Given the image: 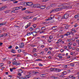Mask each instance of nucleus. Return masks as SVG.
Returning a JSON list of instances; mask_svg holds the SVG:
<instances>
[{"instance_id":"obj_1","label":"nucleus","mask_w":79,"mask_h":79,"mask_svg":"<svg viewBox=\"0 0 79 79\" xmlns=\"http://www.w3.org/2000/svg\"><path fill=\"white\" fill-rule=\"evenodd\" d=\"M72 7V6H64L63 7H62L61 8H57L56 9H55V11H60V10H63V8H64H64H71Z\"/></svg>"},{"instance_id":"obj_2","label":"nucleus","mask_w":79,"mask_h":79,"mask_svg":"<svg viewBox=\"0 0 79 79\" xmlns=\"http://www.w3.org/2000/svg\"><path fill=\"white\" fill-rule=\"evenodd\" d=\"M23 73V71H22L21 70H20L19 71V73H18V75L19 76L18 77L19 79H24L25 78L23 77H22L21 76V73Z\"/></svg>"},{"instance_id":"obj_3","label":"nucleus","mask_w":79,"mask_h":79,"mask_svg":"<svg viewBox=\"0 0 79 79\" xmlns=\"http://www.w3.org/2000/svg\"><path fill=\"white\" fill-rule=\"evenodd\" d=\"M26 5L27 6H31V8H33L34 4H32V2H26Z\"/></svg>"},{"instance_id":"obj_4","label":"nucleus","mask_w":79,"mask_h":79,"mask_svg":"<svg viewBox=\"0 0 79 79\" xmlns=\"http://www.w3.org/2000/svg\"><path fill=\"white\" fill-rule=\"evenodd\" d=\"M50 70L51 71H56L57 72H60L61 71V69H59L53 68H52Z\"/></svg>"},{"instance_id":"obj_5","label":"nucleus","mask_w":79,"mask_h":79,"mask_svg":"<svg viewBox=\"0 0 79 79\" xmlns=\"http://www.w3.org/2000/svg\"><path fill=\"white\" fill-rule=\"evenodd\" d=\"M14 60H15V61L13 62V65H16V66H18V65H20V63H19L18 64V62H17V61H16V59H14V60H13V61H14Z\"/></svg>"},{"instance_id":"obj_6","label":"nucleus","mask_w":79,"mask_h":79,"mask_svg":"<svg viewBox=\"0 0 79 79\" xmlns=\"http://www.w3.org/2000/svg\"><path fill=\"white\" fill-rule=\"evenodd\" d=\"M33 6V8H34V7H36L37 8H40V4H35L34 5V6Z\"/></svg>"},{"instance_id":"obj_7","label":"nucleus","mask_w":79,"mask_h":79,"mask_svg":"<svg viewBox=\"0 0 79 79\" xmlns=\"http://www.w3.org/2000/svg\"><path fill=\"white\" fill-rule=\"evenodd\" d=\"M69 16V15L68 14H65L62 17L63 19H67L68 18Z\"/></svg>"},{"instance_id":"obj_8","label":"nucleus","mask_w":79,"mask_h":79,"mask_svg":"<svg viewBox=\"0 0 79 79\" xmlns=\"http://www.w3.org/2000/svg\"><path fill=\"white\" fill-rule=\"evenodd\" d=\"M68 77L69 78H71L72 79H75L76 78V77H74V75H71Z\"/></svg>"},{"instance_id":"obj_9","label":"nucleus","mask_w":79,"mask_h":79,"mask_svg":"<svg viewBox=\"0 0 79 79\" xmlns=\"http://www.w3.org/2000/svg\"><path fill=\"white\" fill-rule=\"evenodd\" d=\"M6 6H4L0 8V11H2V10H4V9L6 8Z\"/></svg>"},{"instance_id":"obj_10","label":"nucleus","mask_w":79,"mask_h":79,"mask_svg":"<svg viewBox=\"0 0 79 79\" xmlns=\"http://www.w3.org/2000/svg\"><path fill=\"white\" fill-rule=\"evenodd\" d=\"M57 19L59 21H61V19H63V17H61L60 16H58V17L57 18Z\"/></svg>"},{"instance_id":"obj_11","label":"nucleus","mask_w":79,"mask_h":79,"mask_svg":"<svg viewBox=\"0 0 79 79\" xmlns=\"http://www.w3.org/2000/svg\"><path fill=\"white\" fill-rule=\"evenodd\" d=\"M35 31L36 33H38L39 32H40V29L39 28H37L36 30H35Z\"/></svg>"},{"instance_id":"obj_12","label":"nucleus","mask_w":79,"mask_h":79,"mask_svg":"<svg viewBox=\"0 0 79 79\" xmlns=\"http://www.w3.org/2000/svg\"><path fill=\"white\" fill-rule=\"evenodd\" d=\"M31 35H32V32H30L27 34V35H28V36Z\"/></svg>"},{"instance_id":"obj_13","label":"nucleus","mask_w":79,"mask_h":79,"mask_svg":"<svg viewBox=\"0 0 79 79\" xmlns=\"http://www.w3.org/2000/svg\"><path fill=\"white\" fill-rule=\"evenodd\" d=\"M37 33H36V32H35V31L33 32H32V35H33V36H35L36 35H37Z\"/></svg>"},{"instance_id":"obj_14","label":"nucleus","mask_w":79,"mask_h":79,"mask_svg":"<svg viewBox=\"0 0 79 79\" xmlns=\"http://www.w3.org/2000/svg\"><path fill=\"white\" fill-rule=\"evenodd\" d=\"M45 6H40V9H45Z\"/></svg>"},{"instance_id":"obj_15","label":"nucleus","mask_w":79,"mask_h":79,"mask_svg":"<svg viewBox=\"0 0 79 79\" xmlns=\"http://www.w3.org/2000/svg\"><path fill=\"white\" fill-rule=\"evenodd\" d=\"M30 25H31V23H28L27 25L25 27V28H26V29H27V28Z\"/></svg>"},{"instance_id":"obj_16","label":"nucleus","mask_w":79,"mask_h":79,"mask_svg":"<svg viewBox=\"0 0 79 79\" xmlns=\"http://www.w3.org/2000/svg\"><path fill=\"white\" fill-rule=\"evenodd\" d=\"M20 48H23L24 47V43H22L20 46Z\"/></svg>"},{"instance_id":"obj_17","label":"nucleus","mask_w":79,"mask_h":79,"mask_svg":"<svg viewBox=\"0 0 79 79\" xmlns=\"http://www.w3.org/2000/svg\"><path fill=\"white\" fill-rule=\"evenodd\" d=\"M16 69V68H13L12 69H10V71H11V72H12L13 71V70H15V69Z\"/></svg>"},{"instance_id":"obj_18","label":"nucleus","mask_w":79,"mask_h":79,"mask_svg":"<svg viewBox=\"0 0 79 79\" xmlns=\"http://www.w3.org/2000/svg\"><path fill=\"white\" fill-rule=\"evenodd\" d=\"M52 29L53 30H56V29H57V27L56 26H54L52 28Z\"/></svg>"},{"instance_id":"obj_19","label":"nucleus","mask_w":79,"mask_h":79,"mask_svg":"<svg viewBox=\"0 0 79 79\" xmlns=\"http://www.w3.org/2000/svg\"><path fill=\"white\" fill-rule=\"evenodd\" d=\"M11 52H12V53H16V51L14 49H12L11 50Z\"/></svg>"},{"instance_id":"obj_20","label":"nucleus","mask_w":79,"mask_h":79,"mask_svg":"<svg viewBox=\"0 0 79 79\" xmlns=\"http://www.w3.org/2000/svg\"><path fill=\"white\" fill-rule=\"evenodd\" d=\"M62 74H63L64 75H66V74H67V72L65 71L62 72Z\"/></svg>"},{"instance_id":"obj_21","label":"nucleus","mask_w":79,"mask_h":79,"mask_svg":"<svg viewBox=\"0 0 79 79\" xmlns=\"http://www.w3.org/2000/svg\"><path fill=\"white\" fill-rule=\"evenodd\" d=\"M30 77H31V76L28 75H27L26 77V79H28L29 78H30Z\"/></svg>"},{"instance_id":"obj_22","label":"nucleus","mask_w":79,"mask_h":79,"mask_svg":"<svg viewBox=\"0 0 79 79\" xmlns=\"http://www.w3.org/2000/svg\"><path fill=\"white\" fill-rule=\"evenodd\" d=\"M46 29V27H43L41 28V30H42V31H45V30Z\"/></svg>"},{"instance_id":"obj_23","label":"nucleus","mask_w":79,"mask_h":79,"mask_svg":"<svg viewBox=\"0 0 79 79\" xmlns=\"http://www.w3.org/2000/svg\"><path fill=\"white\" fill-rule=\"evenodd\" d=\"M69 25H66L65 26V29H68V28H69Z\"/></svg>"},{"instance_id":"obj_24","label":"nucleus","mask_w":79,"mask_h":79,"mask_svg":"<svg viewBox=\"0 0 79 79\" xmlns=\"http://www.w3.org/2000/svg\"><path fill=\"white\" fill-rule=\"evenodd\" d=\"M72 40V42H73V41H75L76 39H75V38H73V39L69 40Z\"/></svg>"},{"instance_id":"obj_25","label":"nucleus","mask_w":79,"mask_h":79,"mask_svg":"<svg viewBox=\"0 0 79 79\" xmlns=\"http://www.w3.org/2000/svg\"><path fill=\"white\" fill-rule=\"evenodd\" d=\"M29 30L31 31H32L34 30V28H33L32 27H31L30 28Z\"/></svg>"},{"instance_id":"obj_26","label":"nucleus","mask_w":79,"mask_h":79,"mask_svg":"<svg viewBox=\"0 0 79 79\" xmlns=\"http://www.w3.org/2000/svg\"><path fill=\"white\" fill-rule=\"evenodd\" d=\"M70 65L71 66L73 67L74 66V64H73V63H71L70 64Z\"/></svg>"},{"instance_id":"obj_27","label":"nucleus","mask_w":79,"mask_h":79,"mask_svg":"<svg viewBox=\"0 0 79 79\" xmlns=\"http://www.w3.org/2000/svg\"><path fill=\"white\" fill-rule=\"evenodd\" d=\"M64 75L62 74L60 76V77H64Z\"/></svg>"},{"instance_id":"obj_28","label":"nucleus","mask_w":79,"mask_h":79,"mask_svg":"<svg viewBox=\"0 0 79 79\" xmlns=\"http://www.w3.org/2000/svg\"><path fill=\"white\" fill-rule=\"evenodd\" d=\"M36 48H34L33 49V53H35V52H36L35 51H36Z\"/></svg>"},{"instance_id":"obj_29","label":"nucleus","mask_w":79,"mask_h":79,"mask_svg":"<svg viewBox=\"0 0 79 79\" xmlns=\"http://www.w3.org/2000/svg\"><path fill=\"white\" fill-rule=\"evenodd\" d=\"M48 41L49 43H50L51 42H52V39H51L50 38H49L48 39Z\"/></svg>"},{"instance_id":"obj_30","label":"nucleus","mask_w":79,"mask_h":79,"mask_svg":"<svg viewBox=\"0 0 79 79\" xmlns=\"http://www.w3.org/2000/svg\"><path fill=\"white\" fill-rule=\"evenodd\" d=\"M23 19H28V17H23Z\"/></svg>"},{"instance_id":"obj_31","label":"nucleus","mask_w":79,"mask_h":79,"mask_svg":"<svg viewBox=\"0 0 79 79\" xmlns=\"http://www.w3.org/2000/svg\"><path fill=\"white\" fill-rule=\"evenodd\" d=\"M14 8H15V10H19V7H15Z\"/></svg>"},{"instance_id":"obj_32","label":"nucleus","mask_w":79,"mask_h":79,"mask_svg":"<svg viewBox=\"0 0 79 79\" xmlns=\"http://www.w3.org/2000/svg\"><path fill=\"white\" fill-rule=\"evenodd\" d=\"M23 5L24 6H27V5H26V2H24Z\"/></svg>"},{"instance_id":"obj_33","label":"nucleus","mask_w":79,"mask_h":79,"mask_svg":"<svg viewBox=\"0 0 79 79\" xmlns=\"http://www.w3.org/2000/svg\"><path fill=\"white\" fill-rule=\"evenodd\" d=\"M33 74H39V72L36 71H34L33 72Z\"/></svg>"},{"instance_id":"obj_34","label":"nucleus","mask_w":79,"mask_h":79,"mask_svg":"<svg viewBox=\"0 0 79 79\" xmlns=\"http://www.w3.org/2000/svg\"><path fill=\"white\" fill-rule=\"evenodd\" d=\"M16 10H15V9L14 10H13L12 11H11V12H12V13H13H13H16Z\"/></svg>"},{"instance_id":"obj_35","label":"nucleus","mask_w":79,"mask_h":79,"mask_svg":"<svg viewBox=\"0 0 79 79\" xmlns=\"http://www.w3.org/2000/svg\"><path fill=\"white\" fill-rule=\"evenodd\" d=\"M53 18V17H51V18H49V19L46 20V21H48L49 20H50V19H52Z\"/></svg>"},{"instance_id":"obj_36","label":"nucleus","mask_w":79,"mask_h":79,"mask_svg":"<svg viewBox=\"0 0 79 79\" xmlns=\"http://www.w3.org/2000/svg\"><path fill=\"white\" fill-rule=\"evenodd\" d=\"M8 34H9V33H7L5 34L4 35H3L4 36H6L7 35H8Z\"/></svg>"},{"instance_id":"obj_37","label":"nucleus","mask_w":79,"mask_h":79,"mask_svg":"<svg viewBox=\"0 0 79 79\" xmlns=\"http://www.w3.org/2000/svg\"><path fill=\"white\" fill-rule=\"evenodd\" d=\"M79 16L78 14V15H75V18H79Z\"/></svg>"},{"instance_id":"obj_38","label":"nucleus","mask_w":79,"mask_h":79,"mask_svg":"<svg viewBox=\"0 0 79 79\" xmlns=\"http://www.w3.org/2000/svg\"><path fill=\"white\" fill-rule=\"evenodd\" d=\"M45 74H43L40 75L41 77H45Z\"/></svg>"},{"instance_id":"obj_39","label":"nucleus","mask_w":79,"mask_h":79,"mask_svg":"<svg viewBox=\"0 0 79 79\" xmlns=\"http://www.w3.org/2000/svg\"><path fill=\"white\" fill-rule=\"evenodd\" d=\"M60 54H59L58 55V57H59V58H60H60H62V56H60Z\"/></svg>"},{"instance_id":"obj_40","label":"nucleus","mask_w":79,"mask_h":79,"mask_svg":"<svg viewBox=\"0 0 79 79\" xmlns=\"http://www.w3.org/2000/svg\"><path fill=\"white\" fill-rule=\"evenodd\" d=\"M3 63H1L0 64V67H2L3 66Z\"/></svg>"},{"instance_id":"obj_41","label":"nucleus","mask_w":79,"mask_h":79,"mask_svg":"<svg viewBox=\"0 0 79 79\" xmlns=\"http://www.w3.org/2000/svg\"><path fill=\"white\" fill-rule=\"evenodd\" d=\"M67 35H70V34H71V32H67Z\"/></svg>"},{"instance_id":"obj_42","label":"nucleus","mask_w":79,"mask_h":79,"mask_svg":"<svg viewBox=\"0 0 79 79\" xmlns=\"http://www.w3.org/2000/svg\"><path fill=\"white\" fill-rule=\"evenodd\" d=\"M53 11H55V9H53L52 10V11H51L50 13H52V12H53Z\"/></svg>"},{"instance_id":"obj_43","label":"nucleus","mask_w":79,"mask_h":79,"mask_svg":"<svg viewBox=\"0 0 79 79\" xmlns=\"http://www.w3.org/2000/svg\"><path fill=\"white\" fill-rule=\"evenodd\" d=\"M14 3H18V1H15V0L13 1Z\"/></svg>"},{"instance_id":"obj_44","label":"nucleus","mask_w":79,"mask_h":79,"mask_svg":"<svg viewBox=\"0 0 79 79\" xmlns=\"http://www.w3.org/2000/svg\"><path fill=\"white\" fill-rule=\"evenodd\" d=\"M49 39H53V37L52 36H50L49 37Z\"/></svg>"},{"instance_id":"obj_45","label":"nucleus","mask_w":79,"mask_h":79,"mask_svg":"<svg viewBox=\"0 0 79 79\" xmlns=\"http://www.w3.org/2000/svg\"><path fill=\"white\" fill-rule=\"evenodd\" d=\"M33 27H34V28H35V27H36V26H37V25L36 24H33Z\"/></svg>"},{"instance_id":"obj_46","label":"nucleus","mask_w":79,"mask_h":79,"mask_svg":"<svg viewBox=\"0 0 79 79\" xmlns=\"http://www.w3.org/2000/svg\"><path fill=\"white\" fill-rule=\"evenodd\" d=\"M37 17H35L33 19L34 21H36L37 20Z\"/></svg>"},{"instance_id":"obj_47","label":"nucleus","mask_w":79,"mask_h":79,"mask_svg":"<svg viewBox=\"0 0 79 79\" xmlns=\"http://www.w3.org/2000/svg\"><path fill=\"white\" fill-rule=\"evenodd\" d=\"M26 8H23L22 9V11H24V10H26Z\"/></svg>"},{"instance_id":"obj_48","label":"nucleus","mask_w":79,"mask_h":79,"mask_svg":"<svg viewBox=\"0 0 79 79\" xmlns=\"http://www.w3.org/2000/svg\"><path fill=\"white\" fill-rule=\"evenodd\" d=\"M72 31H74V32H76V31L74 29H72Z\"/></svg>"},{"instance_id":"obj_49","label":"nucleus","mask_w":79,"mask_h":79,"mask_svg":"<svg viewBox=\"0 0 79 79\" xmlns=\"http://www.w3.org/2000/svg\"><path fill=\"white\" fill-rule=\"evenodd\" d=\"M21 56V54H19L18 55L17 57H20Z\"/></svg>"},{"instance_id":"obj_50","label":"nucleus","mask_w":79,"mask_h":79,"mask_svg":"<svg viewBox=\"0 0 79 79\" xmlns=\"http://www.w3.org/2000/svg\"><path fill=\"white\" fill-rule=\"evenodd\" d=\"M19 10H20V9H22V8H23V6H20L19 7Z\"/></svg>"},{"instance_id":"obj_51","label":"nucleus","mask_w":79,"mask_h":79,"mask_svg":"<svg viewBox=\"0 0 79 79\" xmlns=\"http://www.w3.org/2000/svg\"><path fill=\"white\" fill-rule=\"evenodd\" d=\"M18 52L19 53H21V49L18 50Z\"/></svg>"},{"instance_id":"obj_52","label":"nucleus","mask_w":79,"mask_h":79,"mask_svg":"<svg viewBox=\"0 0 79 79\" xmlns=\"http://www.w3.org/2000/svg\"><path fill=\"white\" fill-rule=\"evenodd\" d=\"M68 47H69V48H70V49H71V48H72V47H71V46L70 45H68Z\"/></svg>"},{"instance_id":"obj_53","label":"nucleus","mask_w":79,"mask_h":79,"mask_svg":"<svg viewBox=\"0 0 79 79\" xmlns=\"http://www.w3.org/2000/svg\"><path fill=\"white\" fill-rule=\"evenodd\" d=\"M39 66H43V65L41 63H39Z\"/></svg>"},{"instance_id":"obj_54","label":"nucleus","mask_w":79,"mask_h":79,"mask_svg":"<svg viewBox=\"0 0 79 79\" xmlns=\"http://www.w3.org/2000/svg\"><path fill=\"white\" fill-rule=\"evenodd\" d=\"M41 60H42L41 59H37L36 60V61H41Z\"/></svg>"},{"instance_id":"obj_55","label":"nucleus","mask_w":79,"mask_h":79,"mask_svg":"<svg viewBox=\"0 0 79 79\" xmlns=\"http://www.w3.org/2000/svg\"><path fill=\"white\" fill-rule=\"evenodd\" d=\"M53 6H54V4H52L51 5V7Z\"/></svg>"},{"instance_id":"obj_56","label":"nucleus","mask_w":79,"mask_h":79,"mask_svg":"<svg viewBox=\"0 0 79 79\" xmlns=\"http://www.w3.org/2000/svg\"><path fill=\"white\" fill-rule=\"evenodd\" d=\"M24 55V56H26L27 55L26 52H23Z\"/></svg>"},{"instance_id":"obj_57","label":"nucleus","mask_w":79,"mask_h":79,"mask_svg":"<svg viewBox=\"0 0 79 79\" xmlns=\"http://www.w3.org/2000/svg\"><path fill=\"white\" fill-rule=\"evenodd\" d=\"M6 22H4V23H2V26H3V25H5V24H6Z\"/></svg>"},{"instance_id":"obj_58","label":"nucleus","mask_w":79,"mask_h":79,"mask_svg":"<svg viewBox=\"0 0 79 79\" xmlns=\"http://www.w3.org/2000/svg\"><path fill=\"white\" fill-rule=\"evenodd\" d=\"M77 26V24H76L74 25V27H76Z\"/></svg>"},{"instance_id":"obj_59","label":"nucleus","mask_w":79,"mask_h":79,"mask_svg":"<svg viewBox=\"0 0 79 79\" xmlns=\"http://www.w3.org/2000/svg\"><path fill=\"white\" fill-rule=\"evenodd\" d=\"M68 47V46H65L64 47V48L65 49H66V48H67Z\"/></svg>"},{"instance_id":"obj_60","label":"nucleus","mask_w":79,"mask_h":79,"mask_svg":"<svg viewBox=\"0 0 79 79\" xmlns=\"http://www.w3.org/2000/svg\"><path fill=\"white\" fill-rule=\"evenodd\" d=\"M3 36V35H0V37H2Z\"/></svg>"},{"instance_id":"obj_61","label":"nucleus","mask_w":79,"mask_h":79,"mask_svg":"<svg viewBox=\"0 0 79 79\" xmlns=\"http://www.w3.org/2000/svg\"><path fill=\"white\" fill-rule=\"evenodd\" d=\"M58 41H59L60 42H61V41H62V40H61V39H59V40Z\"/></svg>"},{"instance_id":"obj_62","label":"nucleus","mask_w":79,"mask_h":79,"mask_svg":"<svg viewBox=\"0 0 79 79\" xmlns=\"http://www.w3.org/2000/svg\"><path fill=\"white\" fill-rule=\"evenodd\" d=\"M76 79H79V75L77 77Z\"/></svg>"},{"instance_id":"obj_63","label":"nucleus","mask_w":79,"mask_h":79,"mask_svg":"<svg viewBox=\"0 0 79 79\" xmlns=\"http://www.w3.org/2000/svg\"><path fill=\"white\" fill-rule=\"evenodd\" d=\"M61 52H64V50L61 49L60 50Z\"/></svg>"},{"instance_id":"obj_64","label":"nucleus","mask_w":79,"mask_h":79,"mask_svg":"<svg viewBox=\"0 0 79 79\" xmlns=\"http://www.w3.org/2000/svg\"><path fill=\"white\" fill-rule=\"evenodd\" d=\"M5 13H8V11H5Z\"/></svg>"}]
</instances>
